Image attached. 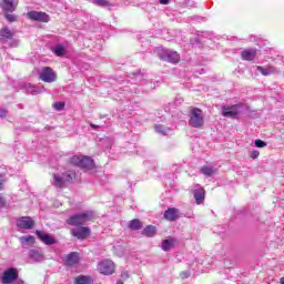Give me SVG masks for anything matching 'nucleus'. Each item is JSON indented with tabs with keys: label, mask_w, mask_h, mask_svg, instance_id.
<instances>
[{
	"label": "nucleus",
	"mask_w": 284,
	"mask_h": 284,
	"mask_svg": "<svg viewBox=\"0 0 284 284\" xmlns=\"http://www.w3.org/2000/svg\"><path fill=\"white\" fill-rule=\"evenodd\" d=\"M19 6V0H1L0 8L3 12H14Z\"/></svg>",
	"instance_id": "9b49d317"
},
{
	"label": "nucleus",
	"mask_w": 284,
	"mask_h": 284,
	"mask_svg": "<svg viewBox=\"0 0 284 284\" xmlns=\"http://www.w3.org/2000/svg\"><path fill=\"white\" fill-rule=\"evenodd\" d=\"M93 3L100 8H110V6H112L108 0H93Z\"/></svg>",
	"instance_id": "cd10ccee"
},
{
	"label": "nucleus",
	"mask_w": 284,
	"mask_h": 284,
	"mask_svg": "<svg viewBox=\"0 0 284 284\" xmlns=\"http://www.w3.org/2000/svg\"><path fill=\"white\" fill-rule=\"evenodd\" d=\"M256 70H258V72H261L263 77H268V74H272V72H274V68L272 67H268L267 69H265L264 67H256Z\"/></svg>",
	"instance_id": "a878e982"
},
{
	"label": "nucleus",
	"mask_w": 284,
	"mask_h": 284,
	"mask_svg": "<svg viewBox=\"0 0 284 284\" xmlns=\"http://www.w3.org/2000/svg\"><path fill=\"white\" fill-rule=\"evenodd\" d=\"M63 179H64V183H74V173H70V172H65L62 174Z\"/></svg>",
	"instance_id": "bb28decb"
},
{
	"label": "nucleus",
	"mask_w": 284,
	"mask_h": 284,
	"mask_svg": "<svg viewBox=\"0 0 284 284\" xmlns=\"http://www.w3.org/2000/svg\"><path fill=\"white\" fill-rule=\"evenodd\" d=\"M36 234L38 239L42 241V243H44V245H54V243H57V240H54V237L50 236V234L44 233L43 231L37 230Z\"/></svg>",
	"instance_id": "2eb2a0df"
},
{
	"label": "nucleus",
	"mask_w": 284,
	"mask_h": 284,
	"mask_svg": "<svg viewBox=\"0 0 284 284\" xmlns=\"http://www.w3.org/2000/svg\"><path fill=\"white\" fill-rule=\"evenodd\" d=\"M202 174H204L205 176H212L215 174L216 171H214V169L210 168V166H203L201 169Z\"/></svg>",
	"instance_id": "c756f323"
},
{
	"label": "nucleus",
	"mask_w": 284,
	"mask_h": 284,
	"mask_svg": "<svg viewBox=\"0 0 284 284\" xmlns=\"http://www.w3.org/2000/svg\"><path fill=\"white\" fill-rule=\"evenodd\" d=\"M280 283L284 284V277H281Z\"/></svg>",
	"instance_id": "79ce46f5"
},
{
	"label": "nucleus",
	"mask_w": 284,
	"mask_h": 284,
	"mask_svg": "<svg viewBox=\"0 0 284 284\" xmlns=\"http://www.w3.org/2000/svg\"><path fill=\"white\" fill-rule=\"evenodd\" d=\"M241 58L243 61H254L256 59V49L242 51Z\"/></svg>",
	"instance_id": "dca6fc26"
},
{
	"label": "nucleus",
	"mask_w": 284,
	"mask_h": 284,
	"mask_svg": "<svg viewBox=\"0 0 284 284\" xmlns=\"http://www.w3.org/2000/svg\"><path fill=\"white\" fill-rule=\"evenodd\" d=\"M185 277H187V273H182Z\"/></svg>",
	"instance_id": "37998d69"
},
{
	"label": "nucleus",
	"mask_w": 284,
	"mask_h": 284,
	"mask_svg": "<svg viewBox=\"0 0 284 284\" xmlns=\"http://www.w3.org/2000/svg\"><path fill=\"white\" fill-rule=\"evenodd\" d=\"M6 200L2 196H0V207H6Z\"/></svg>",
	"instance_id": "4c0bfd02"
},
{
	"label": "nucleus",
	"mask_w": 284,
	"mask_h": 284,
	"mask_svg": "<svg viewBox=\"0 0 284 284\" xmlns=\"http://www.w3.org/2000/svg\"><path fill=\"white\" fill-rule=\"evenodd\" d=\"M161 61H166V63H179L181 61V55L176 51H170L168 49H160L158 51Z\"/></svg>",
	"instance_id": "20e7f679"
},
{
	"label": "nucleus",
	"mask_w": 284,
	"mask_h": 284,
	"mask_svg": "<svg viewBox=\"0 0 284 284\" xmlns=\"http://www.w3.org/2000/svg\"><path fill=\"white\" fill-rule=\"evenodd\" d=\"M241 108H243V104H233L222 106V115H224L226 119H239V114H241Z\"/></svg>",
	"instance_id": "423d86ee"
},
{
	"label": "nucleus",
	"mask_w": 284,
	"mask_h": 284,
	"mask_svg": "<svg viewBox=\"0 0 284 284\" xmlns=\"http://www.w3.org/2000/svg\"><path fill=\"white\" fill-rule=\"evenodd\" d=\"M55 57H63L65 54V48L63 45L59 44L53 50Z\"/></svg>",
	"instance_id": "c85d7f7f"
},
{
	"label": "nucleus",
	"mask_w": 284,
	"mask_h": 284,
	"mask_svg": "<svg viewBox=\"0 0 284 284\" xmlns=\"http://www.w3.org/2000/svg\"><path fill=\"white\" fill-rule=\"evenodd\" d=\"M67 265L72 267V265H77L79 263V253L72 252L69 255H67Z\"/></svg>",
	"instance_id": "a211bd4d"
},
{
	"label": "nucleus",
	"mask_w": 284,
	"mask_h": 284,
	"mask_svg": "<svg viewBox=\"0 0 284 284\" xmlns=\"http://www.w3.org/2000/svg\"><path fill=\"white\" fill-rule=\"evenodd\" d=\"M141 227H143V222L140 221L139 219H134L132 221L129 222V230H141Z\"/></svg>",
	"instance_id": "4be33fe9"
},
{
	"label": "nucleus",
	"mask_w": 284,
	"mask_h": 284,
	"mask_svg": "<svg viewBox=\"0 0 284 284\" xmlns=\"http://www.w3.org/2000/svg\"><path fill=\"white\" fill-rule=\"evenodd\" d=\"M37 222L31 216H21L17 221V227H20L21 230H32Z\"/></svg>",
	"instance_id": "9d476101"
},
{
	"label": "nucleus",
	"mask_w": 284,
	"mask_h": 284,
	"mask_svg": "<svg viewBox=\"0 0 284 284\" xmlns=\"http://www.w3.org/2000/svg\"><path fill=\"white\" fill-rule=\"evenodd\" d=\"M6 114H8V111L4 109L0 110V119H3L6 116Z\"/></svg>",
	"instance_id": "c9c22d12"
},
{
	"label": "nucleus",
	"mask_w": 284,
	"mask_h": 284,
	"mask_svg": "<svg viewBox=\"0 0 284 284\" xmlns=\"http://www.w3.org/2000/svg\"><path fill=\"white\" fill-rule=\"evenodd\" d=\"M28 19L31 21H39L40 23H49L50 16L42 11H30L27 13Z\"/></svg>",
	"instance_id": "6e6552de"
},
{
	"label": "nucleus",
	"mask_w": 284,
	"mask_h": 284,
	"mask_svg": "<svg viewBox=\"0 0 284 284\" xmlns=\"http://www.w3.org/2000/svg\"><path fill=\"white\" fill-rule=\"evenodd\" d=\"M155 132L163 133V132H165V130L163 129V125L158 124V125H155Z\"/></svg>",
	"instance_id": "f704fd0d"
},
{
	"label": "nucleus",
	"mask_w": 284,
	"mask_h": 284,
	"mask_svg": "<svg viewBox=\"0 0 284 284\" xmlns=\"http://www.w3.org/2000/svg\"><path fill=\"white\" fill-rule=\"evenodd\" d=\"M160 3L162 6H168V3H170V0H160Z\"/></svg>",
	"instance_id": "58836bf2"
},
{
	"label": "nucleus",
	"mask_w": 284,
	"mask_h": 284,
	"mask_svg": "<svg viewBox=\"0 0 284 284\" xmlns=\"http://www.w3.org/2000/svg\"><path fill=\"white\" fill-rule=\"evenodd\" d=\"M53 186L59 187L60 190L65 187V180L59 174H53Z\"/></svg>",
	"instance_id": "6ab92c4d"
},
{
	"label": "nucleus",
	"mask_w": 284,
	"mask_h": 284,
	"mask_svg": "<svg viewBox=\"0 0 284 284\" xmlns=\"http://www.w3.org/2000/svg\"><path fill=\"white\" fill-rule=\"evenodd\" d=\"M90 126H91L93 130H97V128H99V125L93 124V123H91Z\"/></svg>",
	"instance_id": "a19ab883"
},
{
	"label": "nucleus",
	"mask_w": 284,
	"mask_h": 284,
	"mask_svg": "<svg viewBox=\"0 0 284 284\" xmlns=\"http://www.w3.org/2000/svg\"><path fill=\"white\" fill-rule=\"evenodd\" d=\"M20 243H22V245H26V243H30L31 245H34V243H37V240L32 235L21 236Z\"/></svg>",
	"instance_id": "393cba45"
},
{
	"label": "nucleus",
	"mask_w": 284,
	"mask_h": 284,
	"mask_svg": "<svg viewBox=\"0 0 284 284\" xmlns=\"http://www.w3.org/2000/svg\"><path fill=\"white\" fill-rule=\"evenodd\" d=\"M4 17H6L7 21H9V23H14V21H17V18L12 13H6Z\"/></svg>",
	"instance_id": "2f4dec72"
},
{
	"label": "nucleus",
	"mask_w": 284,
	"mask_h": 284,
	"mask_svg": "<svg viewBox=\"0 0 284 284\" xmlns=\"http://www.w3.org/2000/svg\"><path fill=\"white\" fill-rule=\"evenodd\" d=\"M122 278H130V275L128 273H122Z\"/></svg>",
	"instance_id": "ea45409f"
},
{
	"label": "nucleus",
	"mask_w": 284,
	"mask_h": 284,
	"mask_svg": "<svg viewBox=\"0 0 284 284\" xmlns=\"http://www.w3.org/2000/svg\"><path fill=\"white\" fill-rule=\"evenodd\" d=\"M91 283H92V277L85 276V275L78 276L74 280V284H91Z\"/></svg>",
	"instance_id": "b1692460"
},
{
	"label": "nucleus",
	"mask_w": 284,
	"mask_h": 284,
	"mask_svg": "<svg viewBox=\"0 0 284 284\" xmlns=\"http://www.w3.org/2000/svg\"><path fill=\"white\" fill-rule=\"evenodd\" d=\"M3 183H6V180H3V175L0 174V191L3 190Z\"/></svg>",
	"instance_id": "e433bc0d"
},
{
	"label": "nucleus",
	"mask_w": 284,
	"mask_h": 284,
	"mask_svg": "<svg viewBox=\"0 0 284 284\" xmlns=\"http://www.w3.org/2000/svg\"><path fill=\"white\" fill-rule=\"evenodd\" d=\"M194 199L196 205H201L205 201V189H196L194 192Z\"/></svg>",
	"instance_id": "f3484780"
},
{
	"label": "nucleus",
	"mask_w": 284,
	"mask_h": 284,
	"mask_svg": "<svg viewBox=\"0 0 284 284\" xmlns=\"http://www.w3.org/2000/svg\"><path fill=\"white\" fill-rule=\"evenodd\" d=\"M189 125L195 129H201L205 125V119L201 109L193 108L189 111Z\"/></svg>",
	"instance_id": "f257e3e1"
},
{
	"label": "nucleus",
	"mask_w": 284,
	"mask_h": 284,
	"mask_svg": "<svg viewBox=\"0 0 284 284\" xmlns=\"http://www.w3.org/2000/svg\"><path fill=\"white\" fill-rule=\"evenodd\" d=\"M115 270L114 262L112 260H103L98 264V271L104 276H110Z\"/></svg>",
	"instance_id": "0eeeda50"
},
{
	"label": "nucleus",
	"mask_w": 284,
	"mask_h": 284,
	"mask_svg": "<svg viewBox=\"0 0 284 284\" xmlns=\"http://www.w3.org/2000/svg\"><path fill=\"white\" fill-rule=\"evenodd\" d=\"M17 278H19V271L11 267L3 272L1 281L3 284H12L14 281H17Z\"/></svg>",
	"instance_id": "1a4fd4ad"
},
{
	"label": "nucleus",
	"mask_w": 284,
	"mask_h": 284,
	"mask_svg": "<svg viewBox=\"0 0 284 284\" xmlns=\"http://www.w3.org/2000/svg\"><path fill=\"white\" fill-rule=\"evenodd\" d=\"M260 154L261 153L258 151L254 150L251 152L250 156H251V159H256L257 156H260Z\"/></svg>",
	"instance_id": "72a5a7b5"
},
{
	"label": "nucleus",
	"mask_w": 284,
	"mask_h": 284,
	"mask_svg": "<svg viewBox=\"0 0 284 284\" xmlns=\"http://www.w3.org/2000/svg\"><path fill=\"white\" fill-rule=\"evenodd\" d=\"M29 256L33 261H41V258H43V253H41L39 250H30Z\"/></svg>",
	"instance_id": "5701e85b"
},
{
	"label": "nucleus",
	"mask_w": 284,
	"mask_h": 284,
	"mask_svg": "<svg viewBox=\"0 0 284 284\" xmlns=\"http://www.w3.org/2000/svg\"><path fill=\"white\" fill-rule=\"evenodd\" d=\"M39 79L43 83H54L58 79L57 71L50 67H43L39 72Z\"/></svg>",
	"instance_id": "39448f33"
},
{
	"label": "nucleus",
	"mask_w": 284,
	"mask_h": 284,
	"mask_svg": "<svg viewBox=\"0 0 284 284\" xmlns=\"http://www.w3.org/2000/svg\"><path fill=\"white\" fill-rule=\"evenodd\" d=\"M12 39H14V31L8 27H2L0 29V43H7Z\"/></svg>",
	"instance_id": "f8f14e48"
},
{
	"label": "nucleus",
	"mask_w": 284,
	"mask_h": 284,
	"mask_svg": "<svg viewBox=\"0 0 284 284\" xmlns=\"http://www.w3.org/2000/svg\"><path fill=\"white\" fill-rule=\"evenodd\" d=\"M70 163L84 170H94V160L88 155H74L70 159Z\"/></svg>",
	"instance_id": "7ed1b4c3"
},
{
	"label": "nucleus",
	"mask_w": 284,
	"mask_h": 284,
	"mask_svg": "<svg viewBox=\"0 0 284 284\" xmlns=\"http://www.w3.org/2000/svg\"><path fill=\"white\" fill-rule=\"evenodd\" d=\"M71 234L75 239H88V236L91 234V231L88 226H80L79 229H72Z\"/></svg>",
	"instance_id": "4468645a"
},
{
	"label": "nucleus",
	"mask_w": 284,
	"mask_h": 284,
	"mask_svg": "<svg viewBox=\"0 0 284 284\" xmlns=\"http://www.w3.org/2000/svg\"><path fill=\"white\" fill-rule=\"evenodd\" d=\"M54 110H58V112H61V110H63V108H65V102H55L53 104Z\"/></svg>",
	"instance_id": "7c9ffc66"
},
{
	"label": "nucleus",
	"mask_w": 284,
	"mask_h": 284,
	"mask_svg": "<svg viewBox=\"0 0 284 284\" xmlns=\"http://www.w3.org/2000/svg\"><path fill=\"white\" fill-rule=\"evenodd\" d=\"M92 216H94V213L91 211L80 213L72 215L70 219L67 220L68 225H73L75 227H81L82 225H85L88 221H92Z\"/></svg>",
	"instance_id": "f03ea898"
},
{
	"label": "nucleus",
	"mask_w": 284,
	"mask_h": 284,
	"mask_svg": "<svg viewBox=\"0 0 284 284\" xmlns=\"http://www.w3.org/2000/svg\"><path fill=\"white\" fill-rule=\"evenodd\" d=\"M181 216V211L176 207H169L165 212H164V219L165 221H169L171 223H173L174 221H176L179 217Z\"/></svg>",
	"instance_id": "ddd939ff"
},
{
	"label": "nucleus",
	"mask_w": 284,
	"mask_h": 284,
	"mask_svg": "<svg viewBox=\"0 0 284 284\" xmlns=\"http://www.w3.org/2000/svg\"><path fill=\"white\" fill-rule=\"evenodd\" d=\"M175 243H176V240H174V239L164 240L162 242L163 252H170V250H172V247H174Z\"/></svg>",
	"instance_id": "aec40b11"
},
{
	"label": "nucleus",
	"mask_w": 284,
	"mask_h": 284,
	"mask_svg": "<svg viewBox=\"0 0 284 284\" xmlns=\"http://www.w3.org/2000/svg\"><path fill=\"white\" fill-rule=\"evenodd\" d=\"M267 143H265L263 140H256L255 141V146L256 148H265Z\"/></svg>",
	"instance_id": "473e14b6"
},
{
	"label": "nucleus",
	"mask_w": 284,
	"mask_h": 284,
	"mask_svg": "<svg viewBox=\"0 0 284 284\" xmlns=\"http://www.w3.org/2000/svg\"><path fill=\"white\" fill-rule=\"evenodd\" d=\"M143 236H146L148 239H152L156 234V227L152 225H148L143 231H142Z\"/></svg>",
	"instance_id": "412c9836"
}]
</instances>
